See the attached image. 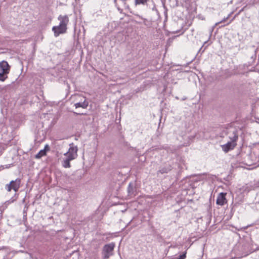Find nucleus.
Returning <instances> with one entry per match:
<instances>
[{
	"label": "nucleus",
	"instance_id": "obj_1",
	"mask_svg": "<svg viewBox=\"0 0 259 259\" xmlns=\"http://www.w3.org/2000/svg\"><path fill=\"white\" fill-rule=\"evenodd\" d=\"M69 146L70 147L68 151L64 154L66 158L63 161V166L65 168L70 167V161L75 159L77 157V147L75 146L73 143H71Z\"/></svg>",
	"mask_w": 259,
	"mask_h": 259
},
{
	"label": "nucleus",
	"instance_id": "obj_2",
	"mask_svg": "<svg viewBox=\"0 0 259 259\" xmlns=\"http://www.w3.org/2000/svg\"><path fill=\"white\" fill-rule=\"evenodd\" d=\"M232 136H229L230 141L226 144L221 146L222 150L226 153L234 149L237 145V141L238 139L237 131L234 130L232 133Z\"/></svg>",
	"mask_w": 259,
	"mask_h": 259
},
{
	"label": "nucleus",
	"instance_id": "obj_3",
	"mask_svg": "<svg viewBox=\"0 0 259 259\" xmlns=\"http://www.w3.org/2000/svg\"><path fill=\"white\" fill-rule=\"evenodd\" d=\"M76 102L74 103V106L76 108L81 107L83 109L87 108L89 105L88 102L86 100L85 97L81 95H74L72 96Z\"/></svg>",
	"mask_w": 259,
	"mask_h": 259
},
{
	"label": "nucleus",
	"instance_id": "obj_4",
	"mask_svg": "<svg viewBox=\"0 0 259 259\" xmlns=\"http://www.w3.org/2000/svg\"><path fill=\"white\" fill-rule=\"evenodd\" d=\"M115 247V244L111 243L104 245L102 250V254L104 259H108L113 255V251Z\"/></svg>",
	"mask_w": 259,
	"mask_h": 259
},
{
	"label": "nucleus",
	"instance_id": "obj_5",
	"mask_svg": "<svg viewBox=\"0 0 259 259\" xmlns=\"http://www.w3.org/2000/svg\"><path fill=\"white\" fill-rule=\"evenodd\" d=\"M21 180L20 179H16L14 181H12L9 184L6 185V189L8 191H10L13 190L15 192H17L20 186Z\"/></svg>",
	"mask_w": 259,
	"mask_h": 259
},
{
	"label": "nucleus",
	"instance_id": "obj_6",
	"mask_svg": "<svg viewBox=\"0 0 259 259\" xmlns=\"http://www.w3.org/2000/svg\"><path fill=\"white\" fill-rule=\"evenodd\" d=\"M67 28L59 25L58 26H54L52 28V31L54 33L55 37H58L60 34L66 33Z\"/></svg>",
	"mask_w": 259,
	"mask_h": 259
},
{
	"label": "nucleus",
	"instance_id": "obj_7",
	"mask_svg": "<svg viewBox=\"0 0 259 259\" xmlns=\"http://www.w3.org/2000/svg\"><path fill=\"white\" fill-rule=\"evenodd\" d=\"M226 193H220L217 199L216 203L218 205L223 206L227 203V200L226 198Z\"/></svg>",
	"mask_w": 259,
	"mask_h": 259
},
{
	"label": "nucleus",
	"instance_id": "obj_8",
	"mask_svg": "<svg viewBox=\"0 0 259 259\" xmlns=\"http://www.w3.org/2000/svg\"><path fill=\"white\" fill-rule=\"evenodd\" d=\"M58 19L60 21L59 25L67 28V26L69 22V18L67 15H60Z\"/></svg>",
	"mask_w": 259,
	"mask_h": 259
},
{
	"label": "nucleus",
	"instance_id": "obj_9",
	"mask_svg": "<svg viewBox=\"0 0 259 259\" xmlns=\"http://www.w3.org/2000/svg\"><path fill=\"white\" fill-rule=\"evenodd\" d=\"M0 69L4 72V73H9L10 66L6 61H3L0 62Z\"/></svg>",
	"mask_w": 259,
	"mask_h": 259
},
{
	"label": "nucleus",
	"instance_id": "obj_10",
	"mask_svg": "<svg viewBox=\"0 0 259 259\" xmlns=\"http://www.w3.org/2000/svg\"><path fill=\"white\" fill-rule=\"evenodd\" d=\"M50 147L48 145H46L44 149L41 150L36 155L35 158L39 159L47 155V152L50 151Z\"/></svg>",
	"mask_w": 259,
	"mask_h": 259
},
{
	"label": "nucleus",
	"instance_id": "obj_11",
	"mask_svg": "<svg viewBox=\"0 0 259 259\" xmlns=\"http://www.w3.org/2000/svg\"><path fill=\"white\" fill-rule=\"evenodd\" d=\"M10 122L11 125L14 128L18 127L20 124L17 117L14 115L10 119Z\"/></svg>",
	"mask_w": 259,
	"mask_h": 259
},
{
	"label": "nucleus",
	"instance_id": "obj_12",
	"mask_svg": "<svg viewBox=\"0 0 259 259\" xmlns=\"http://www.w3.org/2000/svg\"><path fill=\"white\" fill-rule=\"evenodd\" d=\"M150 0H135V5H146Z\"/></svg>",
	"mask_w": 259,
	"mask_h": 259
},
{
	"label": "nucleus",
	"instance_id": "obj_13",
	"mask_svg": "<svg viewBox=\"0 0 259 259\" xmlns=\"http://www.w3.org/2000/svg\"><path fill=\"white\" fill-rule=\"evenodd\" d=\"M8 73H4V72H0V80L4 81L7 78V76H5V75Z\"/></svg>",
	"mask_w": 259,
	"mask_h": 259
},
{
	"label": "nucleus",
	"instance_id": "obj_14",
	"mask_svg": "<svg viewBox=\"0 0 259 259\" xmlns=\"http://www.w3.org/2000/svg\"><path fill=\"white\" fill-rule=\"evenodd\" d=\"M186 257V252H185L183 254L181 255L177 259H185Z\"/></svg>",
	"mask_w": 259,
	"mask_h": 259
},
{
	"label": "nucleus",
	"instance_id": "obj_15",
	"mask_svg": "<svg viewBox=\"0 0 259 259\" xmlns=\"http://www.w3.org/2000/svg\"><path fill=\"white\" fill-rule=\"evenodd\" d=\"M225 21V19H224L223 20H222V21L220 22H218V23H216L215 24V26H217L218 24L222 22H224Z\"/></svg>",
	"mask_w": 259,
	"mask_h": 259
},
{
	"label": "nucleus",
	"instance_id": "obj_16",
	"mask_svg": "<svg viewBox=\"0 0 259 259\" xmlns=\"http://www.w3.org/2000/svg\"><path fill=\"white\" fill-rule=\"evenodd\" d=\"M28 255L29 256V259H31L32 257L31 254V253H28Z\"/></svg>",
	"mask_w": 259,
	"mask_h": 259
},
{
	"label": "nucleus",
	"instance_id": "obj_17",
	"mask_svg": "<svg viewBox=\"0 0 259 259\" xmlns=\"http://www.w3.org/2000/svg\"><path fill=\"white\" fill-rule=\"evenodd\" d=\"M2 151H3L2 148V147L0 146V155L2 154Z\"/></svg>",
	"mask_w": 259,
	"mask_h": 259
},
{
	"label": "nucleus",
	"instance_id": "obj_18",
	"mask_svg": "<svg viewBox=\"0 0 259 259\" xmlns=\"http://www.w3.org/2000/svg\"><path fill=\"white\" fill-rule=\"evenodd\" d=\"M142 19L144 20V22H145L146 20V19L145 18H142Z\"/></svg>",
	"mask_w": 259,
	"mask_h": 259
},
{
	"label": "nucleus",
	"instance_id": "obj_19",
	"mask_svg": "<svg viewBox=\"0 0 259 259\" xmlns=\"http://www.w3.org/2000/svg\"><path fill=\"white\" fill-rule=\"evenodd\" d=\"M2 167L3 168V169H4V167L2 166ZM1 169V167H0V169Z\"/></svg>",
	"mask_w": 259,
	"mask_h": 259
}]
</instances>
